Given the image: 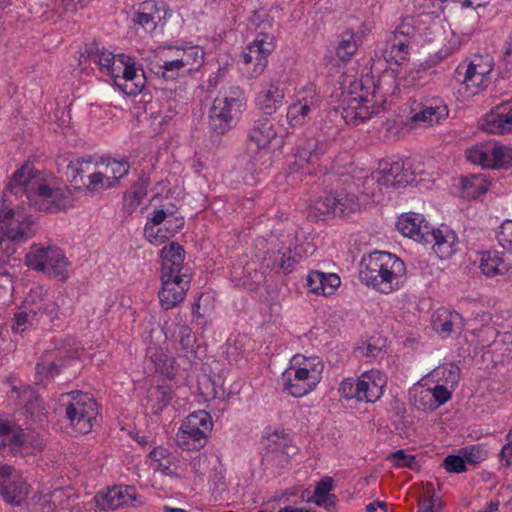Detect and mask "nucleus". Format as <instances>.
I'll return each instance as SVG.
<instances>
[{
  "label": "nucleus",
  "instance_id": "5",
  "mask_svg": "<svg viewBox=\"0 0 512 512\" xmlns=\"http://www.w3.org/2000/svg\"><path fill=\"white\" fill-rule=\"evenodd\" d=\"M212 426L208 412L199 410L189 414L176 434L177 445L185 451H199L205 446Z\"/></svg>",
  "mask_w": 512,
  "mask_h": 512
},
{
  "label": "nucleus",
  "instance_id": "42",
  "mask_svg": "<svg viewBox=\"0 0 512 512\" xmlns=\"http://www.w3.org/2000/svg\"><path fill=\"white\" fill-rule=\"evenodd\" d=\"M462 195L468 199H476L488 190L485 177L479 174H473L465 177L461 181Z\"/></svg>",
  "mask_w": 512,
  "mask_h": 512
},
{
  "label": "nucleus",
  "instance_id": "51",
  "mask_svg": "<svg viewBox=\"0 0 512 512\" xmlns=\"http://www.w3.org/2000/svg\"><path fill=\"white\" fill-rule=\"evenodd\" d=\"M249 23L259 32H269L273 25V18L265 9H258L249 17Z\"/></svg>",
  "mask_w": 512,
  "mask_h": 512
},
{
  "label": "nucleus",
  "instance_id": "10",
  "mask_svg": "<svg viewBox=\"0 0 512 512\" xmlns=\"http://www.w3.org/2000/svg\"><path fill=\"white\" fill-rule=\"evenodd\" d=\"M376 91L370 95L368 91H364L361 82L354 81L350 85V91L344 99L346 106L343 107L344 118L346 122L353 124L362 123L370 119L373 115L379 113L381 107L372 103Z\"/></svg>",
  "mask_w": 512,
  "mask_h": 512
},
{
  "label": "nucleus",
  "instance_id": "32",
  "mask_svg": "<svg viewBox=\"0 0 512 512\" xmlns=\"http://www.w3.org/2000/svg\"><path fill=\"white\" fill-rule=\"evenodd\" d=\"M464 326L462 316L456 311L440 309L433 320L434 329L442 336H449L456 330L461 331Z\"/></svg>",
  "mask_w": 512,
  "mask_h": 512
},
{
  "label": "nucleus",
  "instance_id": "47",
  "mask_svg": "<svg viewBox=\"0 0 512 512\" xmlns=\"http://www.w3.org/2000/svg\"><path fill=\"white\" fill-rule=\"evenodd\" d=\"M130 165L127 161L113 159L106 166V187H113L129 172Z\"/></svg>",
  "mask_w": 512,
  "mask_h": 512
},
{
  "label": "nucleus",
  "instance_id": "43",
  "mask_svg": "<svg viewBox=\"0 0 512 512\" xmlns=\"http://www.w3.org/2000/svg\"><path fill=\"white\" fill-rule=\"evenodd\" d=\"M160 62L161 64L158 65V70L155 73L161 75L164 79L174 80L179 76L185 75L177 54L173 53L172 56L163 54L160 57Z\"/></svg>",
  "mask_w": 512,
  "mask_h": 512
},
{
  "label": "nucleus",
  "instance_id": "40",
  "mask_svg": "<svg viewBox=\"0 0 512 512\" xmlns=\"http://www.w3.org/2000/svg\"><path fill=\"white\" fill-rule=\"evenodd\" d=\"M431 378L437 384L447 385L450 388H456L460 380V369L456 364L447 363L436 367L431 372Z\"/></svg>",
  "mask_w": 512,
  "mask_h": 512
},
{
  "label": "nucleus",
  "instance_id": "33",
  "mask_svg": "<svg viewBox=\"0 0 512 512\" xmlns=\"http://www.w3.org/2000/svg\"><path fill=\"white\" fill-rule=\"evenodd\" d=\"M174 391L170 385H158L148 391L146 409L153 415H159L171 402Z\"/></svg>",
  "mask_w": 512,
  "mask_h": 512
},
{
  "label": "nucleus",
  "instance_id": "46",
  "mask_svg": "<svg viewBox=\"0 0 512 512\" xmlns=\"http://www.w3.org/2000/svg\"><path fill=\"white\" fill-rule=\"evenodd\" d=\"M424 222V218L418 213L402 214L397 221V229L404 235L410 238H415L420 229V223Z\"/></svg>",
  "mask_w": 512,
  "mask_h": 512
},
{
  "label": "nucleus",
  "instance_id": "38",
  "mask_svg": "<svg viewBox=\"0 0 512 512\" xmlns=\"http://www.w3.org/2000/svg\"><path fill=\"white\" fill-rule=\"evenodd\" d=\"M150 185V178L146 174H141L137 182L132 186L131 191L124 195V206L133 211L140 205L147 194V188Z\"/></svg>",
  "mask_w": 512,
  "mask_h": 512
},
{
  "label": "nucleus",
  "instance_id": "7",
  "mask_svg": "<svg viewBox=\"0 0 512 512\" xmlns=\"http://www.w3.org/2000/svg\"><path fill=\"white\" fill-rule=\"evenodd\" d=\"M25 263L31 269L42 271L59 280H65L67 277L68 261L63 252L55 246L42 247L33 244L25 257Z\"/></svg>",
  "mask_w": 512,
  "mask_h": 512
},
{
  "label": "nucleus",
  "instance_id": "22",
  "mask_svg": "<svg viewBox=\"0 0 512 512\" xmlns=\"http://www.w3.org/2000/svg\"><path fill=\"white\" fill-rule=\"evenodd\" d=\"M492 70L491 57H476L467 66L463 82L467 87H475L478 90L485 89L491 83L490 74Z\"/></svg>",
  "mask_w": 512,
  "mask_h": 512
},
{
  "label": "nucleus",
  "instance_id": "34",
  "mask_svg": "<svg viewBox=\"0 0 512 512\" xmlns=\"http://www.w3.org/2000/svg\"><path fill=\"white\" fill-rule=\"evenodd\" d=\"M105 507L115 510L121 506H134L136 490L134 486H114L105 494Z\"/></svg>",
  "mask_w": 512,
  "mask_h": 512
},
{
  "label": "nucleus",
  "instance_id": "41",
  "mask_svg": "<svg viewBox=\"0 0 512 512\" xmlns=\"http://www.w3.org/2000/svg\"><path fill=\"white\" fill-rule=\"evenodd\" d=\"M335 197V216L349 217L359 209L358 198L345 191L333 192Z\"/></svg>",
  "mask_w": 512,
  "mask_h": 512
},
{
  "label": "nucleus",
  "instance_id": "52",
  "mask_svg": "<svg viewBox=\"0 0 512 512\" xmlns=\"http://www.w3.org/2000/svg\"><path fill=\"white\" fill-rule=\"evenodd\" d=\"M360 385H358V379L347 378L344 379L339 387V392L346 399H356L362 401Z\"/></svg>",
  "mask_w": 512,
  "mask_h": 512
},
{
  "label": "nucleus",
  "instance_id": "19",
  "mask_svg": "<svg viewBox=\"0 0 512 512\" xmlns=\"http://www.w3.org/2000/svg\"><path fill=\"white\" fill-rule=\"evenodd\" d=\"M415 34V28L410 22L403 21L399 24L392 37L388 41L389 59L396 64L401 65L407 59L409 54V44Z\"/></svg>",
  "mask_w": 512,
  "mask_h": 512
},
{
  "label": "nucleus",
  "instance_id": "44",
  "mask_svg": "<svg viewBox=\"0 0 512 512\" xmlns=\"http://www.w3.org/2000/svg\"><path fill=\"white\" fill-rule=\"evenodd\" d=\"M14 324L12 330L14 333L23 334L24 332L38 326V319L35 318V312H32L29 302L24 306L23 310L18 311L14 315Z\"/></svg>",
  "mask_w": 512,
  "mask_h": 512
},
{
  "label": "nucleus",
  "instance_id": "29",
  "mask_svg": "<svg viewBox=\"0 0 512 512\" xmlns=\"http://www.w3.org/2000/svg\"><path fill=\"white\" fill-rule=\"evenodd\" d=\"M319 99L314 95L303 96L288 107L286 118L289 125L294 128L302 126L312 109L318 106Z\"/></svg>",
  "mask_w": 512,
  "mask_h": 512
},
{
  "label": "nucleus",
  "instance_id": "1",
  "mask_svg": "<svg viewBox=\"0 0 512 512\" xmlns=\"http://www.w3.org/2000/svg\"><path fill=\"white\" fill-rule=\"evenodd\" d=\"M3 193H8L13 200L24 195L29 205L35 204L40 210L57 213L67 207L69 190L51 186L27 163L13 173Z\"/></svg>",
  "mask_w": 512,
  "mask_h": 512
},
{
  "label": "nucleus",
  "instance_id": "62",
  "mask_svg": "<svg viewBox=\"0 0 512 512\" xmlns=\"http://www.w3.org/2000/svg\"><path fill=\"white\" fill-rule=\"evenodd\" d=\"M177 337L178 342L181 345L183 350H189L193 348L194 337L192 335L191 329L185 324L177 325Z\"/></svg>",
  "mask_w": 512,
  "mask_h": 512
},
{
  "label": "nucleus",
  "instance_id": "48",
  "mask_svg": "<svg viewBox=\"0 0 512 512\" xmlns=\"http://www.w3.org/2000/svg\"><path fill=\"white\" fill-rule=\"evenodd\" d=\"M148 354L151 361L155 364L157 371L166 375L171 373L174 360L162 348H149Z\"/></svg>",
  "mask_w": 512,
  "mask_h": 512
},
{
  "label": "nucleus",
  "instance_id": "49",
  "mask_svg": "<svg viewBox=\"0 0 512 512\" xmlns=\"http://www.w3.org/2000/svg\"><path fill=\"white\" fill-rule=\"evenodd\" d=\"M492 168H508L512 166V148L495 145L491 150Z\"/></svg>",
  "mask_w": 512,
  "mask_h": 512
},
{
  "label": "nucleus",
  "instance_id": "4",
  "mask_svg": "<svg viewBox=\"0 0 512 512\" xmlns=\"http://www.w3.org/2000/svg\"><path fill=\"white\" fill-rule=\"evenodd\" d=\"M3 193L0 200V233L14 240L26 242L35 236L38 226L31 215L24 212L23 207L15 204L13 199Z\"/></svg>",
  "mask_w": 512,
  "mask_h": 512
},
{
  "label": "nucleus",
  "instance_id": "58",
  "mask_svg": "<svg viewBox=\"0 0 512 512\" xmlns=\"http://www.w3.org/2000/svg\"><path fill=\"white\" fill-rule=\"evenodd\" d=\"M467 159L472 163L479 164L482 167L492 168L491 152L483 149L467 150Z\"/></svg>",
  "mask_w": 512,
  "mask_h": 512
},
{
  "label": "nucleus",
  "instance_id": "59",
  "mask_svg": "<svg viewBox=\"0 0 512 512\" xmlns=\"http://www.w3.org/2000/svg\"><path fill=\"white\" fill-rule=\"evenodd\" d=\"M463 456L448 455L443 461V467L451 473H462L466 471V464Z\"/></svg>",
  "mask_w": 512,
  "mask_h": 512
},
{
  "label": "nucleus",
  "instance_id": "2",
  "mask_svg": "<svg viewBox=\"0 0 512 512\" xmlns=\"http://www.w3.org/2000/svg\"><path fill=\"white\" fill-rule=\"evenodd\" d=\"M360 266L361 282L384 294L397 290L406 274L404 262L389 252L374 251L365 255Z\"/></svg>",
  "mask_w": 512,
  "mask_h": 512
},
{
  "label": "nucleus",
  "instance_id": "36",
  "mask_svg": "<svg viewBox=\"0 0 512 512\" xmlns=\"http://www.w3.org/2000/svg\"><path fill=\"white\" fill-rule=\"evenodd\" d=\"M169 51L178 55L180 66L185 74L197 70L203 63V51L198 46H192L186 49H169Z\"/></svg>",
  "mask_w": 512,
  "mask_h": 512
},
{
  "label": "nucleus",
  "instance_id": "20",
  "mask_svg": "<svg viewBox=\"0 0 512 512\" xmlns=\"http://www.w3.org/2000/svg\"><path fill=\"white\" fill-rule=\"evenodd\" d=\"M242 112L234 111L217 97L212 104L209 114V127L218 135H224L235 125Z\"/></svg>",
  "mask_w": 512,
  "mask_h": 512
},
{
  "label": "nucleus",
  "instance_id": "17",
  "mask_svg": "<svg viewBox=\"0 0 512 512\" xmlns=\"http://www.w3.org/2000/svg\"><path fill=\"white\" fill-rule=\"evenodd\" d=\"M480 128L491 134L512 133V101L494 107L481 119Z\"/></svg>",
  "mask_w": 512,
  "mask_h": 512
},
{
  "label": "nucleus",
  "instance_id": "53",
  "mask_svg": "<svg viewBox=\"0 0 512 512\" xmlns=\"http://www.w3.org/2000/svg\"><path fill=\"white\" fill-rule=\"evenodd\" d=\"M157 225L147 222L144 227L145 238L154 245H160L169 239V235L163 227L156 228Z\"/></svg>",
  "mask_w": 512,
  "mask_h": 512
},
{
  "label": "nucleus",
  "instance_id": "11",
  "mask_svg": "<svg viewBox=\"0 0 512 512\" xmlns=\"http://www.w3.org/2000/svg\"><path fill=\"white\" fill-rule=\"evenodd\" d=\"M274 36L270 32H258L255 40L242 53L244 64L253 65L250 73L256 78L261 75L268 63V57L275 48Z\"/></svg>",
  "mask_w": 512,
  "mask_h": 512
},
{
  "label": "nucleus",
  "instance_id": "18",
  "mask_svg": "<svg viewBox=\"0 0 512 512\" xmlns=\"http://www.w3.org/2000/svg\"><path fill=\"white\" fill-rule=\"evenodd\" d=\"M81 58H84V61L89 60L98 65L101 73L111 76L113 79L119 78L122 66L118 60V55H114L108 50L100 49L98 43L87 44L84 52L81 54Z\"/></svg>",
  "mask_w": 512,
  "mask_h": 512
},
{
  "label": "nucleus",
  "instance_id": "56",
  "mask_svg": "<svg viewBox=\"0 0 512 512\" xmlns=\"http://www.w3.org/2000/svg\"><path fill=\"white\" fill-rule=\"evenodd\" d=\"M430 389L433 395L435 405L438 409L440 406L444 405L451 399L452 392L454 391L455 388H450L447 385L436 383V385Z\"/></svg>",
  "mask_w": 512,
  "mask_h": 512
},
{
  "label": "nucleus",
  "instance_id": "12",
  "mask_svg": "<svg viewBox=\"0 0 512 512\" xmlns=\"http://www.w3.org/2000/svg\"><path fill=\"white\" fill-rule=\"evenodd\" d=\"M28 485L13 466L0 463V496L8 504L19 506L28 495Z\"/></svg>",
  "mask_w": 512,
  "mask_h": 512
},
{
  "label": "nucleus",
  "instance_id": "21",
  "mask_svg": "<svg viewBox=\"0 0 512 512\" xmlns=\"http://www.w3.org/2000/svg\"><path fill=\"white\" fill-rule=\"evenodd\" d=\"M289 132L279 130L273 123V120L267 115L257 119L248 133V139L255 144L257 150L267 148L276 137L284 138Z\"/></svg>",
  "mask_w": 512,
  "mask_h": 512
},
{
  "label": "nucleus",
  "instance_id": "6",
  "mask_svg": "<svg viewBox=\"0 0 512 512\" xmlns=\"http://www.w3.org/2000/svg\"><path fill=\"white\" fill-rule=\"evenodd\" d=\"M43 442L35 432H25L21 427L0 422V456H24L31 449H42Z\"/></svg>",
  "mask_w": 512,
  "mask_h": 512
},
{
  "label": "nucleus",
  "instance_id": "14",
  "mask_svg": "<svg viewBox=\"0 0 512 512\" xmlns=\"http://www.w3.org/2000/svg\"><path fill=\"white\" fill-rule=\"evenodd\" d=\"M118 60L122 69V77L114 78V83L127 95L136 96L142 92L145 86V74L142 69L138 71L134 60L127 55L118 54Z\"/></svg>",
  "mask_w": 512,
  "mask_h": 512
},
{
  "label": "nucleus",
  "instance_id": "57",
  "mask_svg": "<svg viewBox=\"0 0 512 512\" xmlns=\"http://www.w3.org/2000/svg\"><path fill=\"white\" fill-rule=\"evenodd\" d=\"M333 489V479L331 477H323L319 482H317L314 490V494L312 497L308 498V502H315V500H320L330 494V491Z\"/></svg>",
  "mask_w": 512,
  "mask_h": 512
},
{
  "label": "nucleus",
  "instance_id": "45",
  "mask_svg": "<svg viewBox=\"0 0 512 512\" xmlns=\"http://www.w3.org/2000/svg\"><path fill=\"white\" fill-rule=\"evenodd\" d=\"M267 261L271 262L267 264L268 267L276 271H282L284 274L290 273L296 265L295 259L291 257V251L287 250V248L272 252Z\"/></svg>",
  "mask_w": 512,
  "mask_h": 512
},
{
  "label": "nucleus",
  "instance_id": "37",
  "mask_svg": "<svg viewBox=\"0 0 512 512\" xmlns=\"http://www.w3.org/2000/svg\"><path fill=\"white\" fill-rule=\"evenodd\" d=\"M479 267L481 272L487 277L504 275L508 271L506 263L496 251L484 252L481 256Z\"/></svg>",
  "mask_w": 512,
  "mask_h": 512
},
{
  "label": "nucleus",
  "instance_id": "13",
  "mask_svg": "<svg viewBox=\"0 0 512 512\" xmlns=\"http://www.w3.org/2000/svg\"><path fill=\"white\" fill-rule=\"evenodd\" d=\"M161 282L159 301L163 309L169 310L184 300L190 287L191 276L187 273L161 275Z\"/></svg>",
  "mask_w": 512,
  "mask_h": 512
},
{
  "label": "nucleus",
  "instance_id": "25",
  "mask_svg": "<svg viewBox=\"0 0 512 512\" xmlns=\"http://www.w3.org/2000/svg\"><path fill=\"white\" fill-rule=\"evenodd\" d=\"M358 385H360L362 401L373 403L383 394L386 377L379 370H370L358 378Z\"/></svg>",
  "mask_w": 512,
  "mask_h": 512
},
{
  "label": "nucleus",
  "instance_id": "35",
  "mask_svg": "<svg viewBox=\"0 0 512 512\" xmlns=\"http://www.w3.org/2000/svg\"><path fill=\"white\" fill-rule=\"evenodd\" d=\"M267 451L265 453V460L267 462H274L283 467L288 463V454L284 451L286 447V438L283 433L275 431L267 437Z\"/></svg>",
  "mask_w": 512,
  "mask_h": 512
},
{
  "label": "nucleus",
  "instance_id": "9",
  "mask_svg": "<svg viewBox=\"0 0 512 512\" xmlns=\"http://www.w3.org/2000/svg\"><path fill=\"white\" fill-rule=\"evenodd\" d=\"M71 402L66 406L65 414L71 426L80 434L89 433L98 415V405L88 393L73 391Z\"/></svg>",
  "mask_w": 512,
  "mask_h": 512
},
{
  "label": "nucleus",
  "instance_id": "54",
  "mask_svg": "<svg viewBox=\"0 0 512 512\" xmlns=\"http://www.w3.org/2000/svg\"><path fill=\"white\" fill-rule=\"evenodd\" d=\"M465 462L469 464H478L487 458V451L480 445L464 447L461 450Z\"/></svg>",
  "mask_w": 512,
  "mask_h": 512
},
{
  "label": "nucleus",
  "instance_id": "30",
  "mask_svg": "<svg viewBox=\"0 0 512 512\" xmlns=\"http://www.w3.org/2000/svg\"><path fill=\"white\" fill-rule=\"evenodd\" d=\"M165 13L164 7H158L154 1H145L135 13L134 22L146 31L152 32L157 23L165 18Z\"/></svg>",
  "mask_w": 512,
  "mask_h": 512
},
{
  "label": "nucleus",
  "instance_id": "3",
  "mask_svg": "<svg viewBox=\"0 0 512 512\" xmlns=\"http://www.w3.org/2000/svg\"><path fill=\"white\" fill-rule=\"evenodd\" d=\"M323 362L319 357L295 355L282 374L283 388L294 397H302L317 386L322 378Z\"/></svg>",
  "mask_w": 512,
  "mask_h": 512
},
{
  "label": "nucleus",
  "instance_id": "26",
  "mask_svg": "<svg viewBox=\"0 0 512 512\" xmlns=\"http://www.w3.org/2000/svg\"><path fill=\"white\" fill-rule=\"evenodd\" d=\"M162 269L161 275H173L185 273L183 262L185 258L184 248L177 242H171L161 250Z\"/></svg>",
  "mask_w": 512,
  "mask_h": 512
},
{
  "label": "nucleus",
  "instance_id": "64",
  "mask_svg": "<svg viewBox=\"0 0 512 512\" xmlns=\"http://www.w3.org/2000/svg\"><path fill=\"white\" fill-rule=\"evenodd\" d=\"M287 250L291 251L292 259H295V264H298L309 254H312L314 248L309 243H300L296 244L293 248H287Z\"/></svg>",
  "mask_w": 512,
  "mask_h": 512
},
{
  "label": "nucleus",
  "instance_id": "28",
  "mask_svg": "<svg viewBox=\"0 0 512 512\" xmlns=\"http://www.w3.org/2000/svg\"><path fill=\"white\" fill-rule=\"evenodd\" d=\"M430 237L433 239V249L440 259H448L457 251L458 237L450 228H438L436 234Z\"/></svg>",
  "mask_w": 512,
  "mask_h": 512
},
{
  "label": "nucleus",
  "instance_id": "50",
  "mask_svg": "<svg viewBox=\"0 0 512 512\" xmlns=\"http://www.w3.org/2000/svg\"><path fill=\"white\" fill-rule=\"evenodd\" d=\"M222 103L227 104L232 110L242 112L246 104L244 91L239 86H232L220 97Z\"/></svg>",
  "mask_w": 512,
  "mask_h": 512
},
{
  "label": "nucleus",
  "instance_id": "24",
  "mask_svg": "<svg viewBox=\"0 0 512 512\" xmlns=\"http://www.w3.org/2000/svg\"><path fill=\"white\" fill-rule=\"evenodd\" d=\"M284 97V89L279 83H270L262 87L256 96L255 103L264 115L271 116L283 106Z\"/></svg>",
  "mask_w": 512,
  "mask_h": 512
},
{
  "label": "nucleus",
  "instance_id": "55",
  "mask_svg": "<svg viewBox=\"0 0 512 512\" xmlns=\"http://www.w3.org/2000/svg\"><path fill=\"white\" fill-rule=\"evenodd\" d=\"M415 404L424 410L434 411L437 409L430 388H422L414 394Z\"/></svg>",
  "mask_w": 512,
  "mask_h": 512
},
{
  "label": "nucleus",
  "instance_id": "63",
  "mask_svg": "<svg viewBox=\"0 0 512 512\" xmlns=\"http://www.w3.org/2000/svg\"><path fill=\"white\" fill-rule=\"evenodd\" d=\"M512 220H506L500 226V229L497 233L498 242L502 245L504 249H512Z\"/></svg>",
  "mask_w": 512,
  "mask_h": 512
},
{
  "label": "nucleus",
  "instance_id": "15",
  "mask_svg": "<svg viewBox=\"0 0 512 512\" xmlns=\"http://www.w3.org/2000/svg\"><path fill=\"white\" fill-rule=\"evenodd\" d=\"M381 175L377 177V182L385 187H405L414 181V174L408 162L397 160L392 163L381 162Z\"/></svg>",
  "mask_w": 512,
  "mask_h": 512
},
{
  "label": "nucleus",
  "instance_id": "39",
  "mask_svg": "<svg viewBox=\"0 0 512 512\" xmlns=\"http://www.w3.org/2000/svg\"><path fill=\"white\" fill-rule=\"evenodd\" d=\"M335 197L334 193H325L316 198L309 210V217L316 220H325L326 216H335Z\"/></svg>",
  "mask_w": 512,
  "mask_h": 512
},
{
  "label": "nucleus",
  "instance_id": "60",
  "mask_svg": "<svg viewBox=\"0 0 512 512\" xmlns=\"http://www.w3.org/2000/svg\"><path fill=\"white\" fill-rule=\"evenodd\" d=\"M357 51V45L352 38L342 40L336 48V55L342 61H348Z\"/></svg>",
  "mask_w": 512,
  "mask_h": 512
},
{
  "label": "nucleus",
  "instance_id": "16",
  "mask_svg": "<svg viewBox=\"0 0 512 512\" xmlns=\"http://www.w3.org/2000/svg\"><path fill=\"white\" fill-rule=\"evenodd\" d=\"M327 153V143L316 138H307L301 143L295 152V164L305 173L314 174L309 166L320 167L322 157Z\"/></svg>",
  "mask_w": 512,
  "mask_h": 512
},
{
  "label": "nucleus",
  "instance_id": "23",
  "mask_svg": "<svg viewBox=\"0 0 512 512\" xmlns=\"http://www.w3.org/2000/svg\"><path fill=\"white\" fill-rule=\"evenodd\" d=\"M449 109L443 99L433 97L421 103V109L411 117L412 122H423L427 126L438 124L448 117Z\"/></svg>",
  "mask_w": 512,
  "mask_h": 512
},
{
  "label": "nucleus",
  "instance_id": "61",
  "mask_svg": "<svg viewBox=\"0 0 512 512\" xmlns=\"http://www.w3.org/2000/svg\"><path fill=\"white\" fill-rule=\"evenodd\" d=\"M388 459L394 461L397 467L413 468L416 464V457L411 454H406L404 450H397L391 453Z\"/></svg>",
  "mask_w": 512,
  "mask_h": 512
},
{
  "label": "nucleus",
  "instance_id": "31",
  "mask_svg": "<svg viewBox=\"0 0 512 512\" xmlns=\"http://www.w3.org/2000/svg\"><path fill=\"white\" fill-rule=\"evenodd\" d=\"M29 305L32 312H35V318L38 319V326L44 329L51 327L54 321L59 318V307L52 299L40 298L38 301L32 300Z\"/></svg>",
  "mask_w": 512,
  "mask_h": 512
},
{
  "label": "nucleus",
  "instance_id": "27",
  "mask_svg": "<svg viewBox=\"0 0 512 512\" xmlns=\"http://www.w3.org/2000/svg\"><path fill=\"white\" fill-rule=\"evenodd\" d=\"M340 284V277L335 273H324L315 270L307 276V286L310 292L315 294L332 295Z\"/></svg>",
  "mask_w": 512,
  "mask_h": 512
},
{
  "label": "nucleus",
  "instance_id": "8",
  "mask_svg": "<svg viewBox=\"0 0 512 512\" xmlns=\"http://www.w3.org/2000/svg\"><path fill=\"white\" fill-rule=\"evenodd\" d=\"M79 357V349L73 339L59 341L53 349L44 352L41 362L36 365L37 382L54 378L62 367Z\"/></svg>",
  "mask_w": 512,
  "mask_h": 512
}]
</instances>
